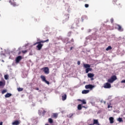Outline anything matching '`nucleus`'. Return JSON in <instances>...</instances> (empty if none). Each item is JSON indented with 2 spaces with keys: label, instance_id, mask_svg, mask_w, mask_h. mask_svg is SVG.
Masks as SVG:
<instances>
[{
  "label": "nucleus",
  "instance_id": "1a4fd4ad",
  "mask_svg": "<svg viewBox=\"0 0 125 125\" xmlns=\"http://www.w3.org/2000/svg\"><path fill=\"white\" fill-rule=\"evenodd\" d=\"M20 123H21L20 120H16L14 122H13V123H12V125H20Z\"/></svg>",
  "mask_w": 125,
  "mask_h": 125
},
{
  "label": "nucleus",
  "instance_id": "412c9836",
  "mask_svg": "<svg viewBox=\"0 0 125 125\" xmlns=\"http://www.w3.org/2000/svg\"><path fill=\"white\" fill-rule=\"evenodd\" d=\"M79 101H81L82 103V104H86V102L85 101V100H78Z\"/></svg>",
  "mask_w": 125,
  "mask_h": 125
},
{
  "label": "nucleus",
  "instance_id": "37998d69",
  "mask_svg": "<svg viewBox=\"0 0 125 125\" xmlns=\"http://www.w3.org/2000/svg\"><path fill=\"white\" fill-rule=\"evenodd\" d=\"M35 89L36 90H39L40 89L39 88H36Z\"/></svg>",
  "mask_w": 125,
  "mask_h": 125
},
{
  "label": "nucleus",
  "instance_id": "6e6552de",
  "mask_svg": "<svg viewBox=\"0 0 125 125\" xmlns=\"http://www.w3.org/2000/svg\"><path fill=\"white\" fill-rule=\"evenodd\" d=\"M43 72H44L45 74H49V69L48 67H46L42 68Z\"/></svg>",
  "mask_w": 125,
  "mask_h": 125
},
{
  "label": "nucleus",
  "instance_id": "f8f14e48",
  "mask_svg": "<svg viewBox=\"0 0 125 125\" xmlns=\"http://www.w3.org/2000/svg\"><path fill=\"white\" fill-rule=\"evenodd\" d=\"M109 120L110 124H114V117H109Z\"/></svg>",
  "mask_w": 125,
  "mask_h": 125
},
{
  "label": "nucleus",
  "instance_id": "b1692460",
  "mask_svg": "<svg viewBox=\"0 0 125 125\" xmlns=\"http://www.w3.org/2000/svg\"><path fill=\"white\" fill-rule=\"evenodd\" d=\"M112 49V47L111 46H108V47L106 48V51H108V50H111Z\"/></svg>",
  "mask_w": 125,
  "mask_h": 125
},
{
  "label": "nucleus",
  "instance_id": "423d86ee",
  "mask_svg": "<svg viewBox=\"0 0 125 125\" xmlns=\"http://www.w3.org/2000/svg\"><path fill=\"white\" fill-rule=\"evenodd\" d=\"M22 60V56H19L16 59V63H18L20 62Z\"/></svg>",
  "mask_w": 125,
  "mask_h": 125
},
{
  "label": "nucleus",
  "instance_id": "4c0bfd02",
  "mask_svg": "<svg viewBox=\"0 0 125 125\" xmlns=\"http://www.w3.org/2000/svg\"><path fill=\"white\" fill-rule=\"evenodd\" d=\"M9 2L11 4H13V2H12V1L11 0H9Z\"/></svg>",
  "mask_w": 125,
  "mask_h": 125
},
{
  "label": "nucleus",
  "instance_id": "c85d7f7f",
  "mask_svg": "<svg viewBox=\"0 0 125 125\" xmlns=\"http://www.w3.org/2000/svg\"><path fill=\"white\" fill-rule=\"evenodd\" d=\"M107 105H108V106H107L108 109H109V108H113V106H111V104H107Z\"/></svg>",
  "mask_w": 125,
  "mask_h": 125
},
{
  "label": "nucleus",
  "instance_id": "58836bf2",
  "mask_svg": "<svg viewBox=\"0 0 125 125\" xmlns=\"http://www.w3.org/2000/svg\"><path fill=\"white\" fill-rule=\"evenodd\" d=\"M71 32H69V33H68V37H70V36H71Z\"/></svg>",
  "mask_w": 125,
  "mask_h": 125
},
{
  "label": "nucleus",
  "instance_id": "0eeeda50",
  "mask_svg": "<svg viewBox=\"0 0 125 125\" xmlns=\"http://www.w3.org/2000/svg\"><path fill=\"white\" fill-rule=\"evenodd\" d=\"M93 87H94V86L91 85V84H88V85H86L85 86V88H86V89H92L93 88Z\"/></svg>",
  "mask_w": 125,
  "mask_h": 125
},
{
  "label": "nucleus",
  "instance_id": "a878e982",
  "mask_svg": "<svg viewBox=\"0 0 125 125\" xmlns=\"http://www.w3.org/2000/svg\"><path fill=\"white\" fill-rule=\"evenodd\" d=\"M7 92V90L6 89H4V90H3L2 91H1V93L2 94H4V93Z\"/></svg>",
  "mask_w": 125,
  "mask_h": 125
},
{
  "label": "nucleus",
  "instance_id": "a19ab883",
  "mask_svg": "<svg viewBox=\"0 0 125 125\" xmlns=\"http://www.w3.org/2000/svg\"><path fill=\"white\" fill-rule=\"evenodd\" d=\"M90 78H91V81H93V80H94V78L93 77H92Z\"/></svg>",
  "mask_w": 125,
  "mask_h": 125
},
{
  "label": "nucleus",
  "instance_id": "49530a36",
  "mask_svg": "<svg viewBox=\"0 0 125 125\" xmlns=\"http://www.w3.org/2000/svg\"><path fill=\"white\" fill-rule=\"evenodd\" d=\"M0 125H2V122H0Z\"/></svg>",
  "mask_w": 125,
  "mask_h": 125
},
{
  "label": "nucleus",
  "instance_id": "79ce46f5",
  "mask_svg": "<svg viewBox=\"0 0 125 125\" xmlns=\"http://www.w3.org/2000/svg\"><path fill=\"white\" fill-rule=\"evenodd\" d=\"M11 5H13V6H15V5H16L15 4V3H13V4H11Z\"/></svg>",
  "mask_w": 125,
  "mask_h": 125
},
{
  "label": "nucleus",
  "instance_id": "a211bd4d",
  "mask_svg": "<svg viewBox=\"0 0 125 125\" xmlns=\"http://www.w3.org/2000/svg\"><path fill=\"white\" fill-rule=\"evenodd\" d=\"M91 71H92V68H90V67H88V68H86L85 69V72L86 74H87L88 72H91Z\"/></svg>",
  "mask_w": 125,
  "mask_h": 125
},
{
  "label": "nucleus",
  "instance_id": "a18cd8bd",
  "mask_svg": "<svg viewBox=\"0 0 125 125\" xmlns=\"http://www.w3.org/2000/svg\"><path fill=\"white\" fill-rule=\"evenodd\" d=\"M20 54H21V52H19L18 53V55H20Z\"/></svg>",
  "mask_w": 125,
  "mask_h": 125
},
{
  "label": "nucleus",
  "instance_id": "473e14b6",
  "mask_svg": "<svg viewBox=\"0 0 125 125\" xmlns=\"http://www.w3.org/2000/svg\"><path fill=\"white\" fill-rule=\"evenodd\" d=\"M110 22H111V23H113V22H114V19L111 18L110 19Z\"/></svg>",
  "mask_w": 125,
  "mask_h": 125
},
{
  "label": "nucleus",
  "instance_id": "5701e85b",
  "mask_svg": "<svg viewBox=\"0 0 125 125\" xmlns=\"http://www.w3.org/2000/svg\"><path fill=\"white\" fill-rule=\"evenodd\" d=\"M113 3H116L117 5H121V4L119 3V1L117 0H113Z\"/></svg>",
  "mask_w": 125,
  "mask_h": 125
},
{
  "label": "nucleus",
  "instance_id": "393cba45",
  "mask_svg": "<svg viewBox=\"0 0 125 125\" xmlns=\"http://www.w3.org/2000/svg\"><path fill=\"white\" fill-rule=\"evenodd\" d=\"M118 122H119V123H122V122H124V121L123 120V118H119L118 119Z\"/></svg>",
  "mask_w": 125,
  "mask_h": 125
},
{
  "label": "nucleus",
  "instance_id": "4be33fe9",
  "mask_svg": "<svg viewBox=\"0 0 125 125\" xmlns=\"http://www.w3.org/2000/svg\"><path fill=\"white\" fill-rule=\"evenodd\" d=\"M48 122L50 123V124H53V120H52V119L51 118H49L48 119Z\"/></svg>",
  "mask_w": 125,
  "mask_h": 125
},
{
  "label": "nucleus",
  "instance_id": "7c9ffc66",
  "mask_svg": "<svg viewBox=\"0 0 125 125\" xmlns=\"http://www.w3.org/2000/svg\"><path fill=\"white\" fill-rule=\"evenodd\" d=\"M4 77L5 80H8V75H5Z\"/></svg>",
  "mask_w": 125,
  "mask_h": 125
},
{
  "label": "nucleus",
  "instance_id": "f704fd0d",
  "mask_svg": "<svg viewBox=\"0 0 125 125\" xmlns=\"http://www.w3.org/2000/svg\"><path fill=\"white\" fill-rule=\"evenodd\" d=\"M78 65H81V62L80 61H78L77 62Z\"/></svg>",
  "mask_w": 125,
  "mask_h": 125
},
{
  "label": "nucleus",
  "instance_id": "9b49d317",
  "mask_svg": "<svg viewBox=\"0 0 125 125\" xmlns=\"http://www.w3.org/2000/svg\"><path fill=\"white\" fill-rule=\"evenodd\" d=\"M93 124H94V125H100V124H99V122H98V120H96V119L93 120Z\"/></svg>",
  "mask_w": 125,
  "mask_h": 125
},
{
  "label": "nucleus",
  "instance_id": "4468645a",
  "mask_svg": "<svg viewBox=\"0 0 125 125\" xmlns=\"http://www.w3.org/2000/svg\"><path fill=\"white\" fill-rule=\"evenodd\" d=\"M62 101H65V100L67 99V95L64 94L62 96Z\"/></svg>",
  "mask_w": 125,
  "mask_h": 125
},
{
  "label": "nucleus",
  "instance_id": "ea45409f",
  "mask_svg": "<svg viewBox=\"0 0 125 125\" xmlns=\"http://www.w3.org/2000/svg\"><path fill=\"white\" fill-rule=\"evenodd\" d=\"M71 42H74V39H72L71 40Z\"/></svg>",
  "mask_w": 125,
  "mask_h": 125
},
{
  "label": "nucleus",
  "instance_id": "ddd939ff",
  "mask_svg": "<svg viewBox=\"0 0 125 125\" xmlns=\"http://www.w3.org/2000/svg\"><path fill=\"white\" fill-rule=\"evenodd\" d=\"M5 98H8V97H10V96H12V94L11 93H7L5 95Z\"/></svg>",
  "mask_w": 125,
  "mask_h": 125
},
{
  "label": "nucleus",
  "instance_id": "f3484780",
  "mask_svg": "<svg viewBox=\"0 0 125 125\" xmlns=\"http://www.w3.org/2000/svg\"><path fill=\"white\" fill-rule=\"evenodd\" d=\"M88 78H93L94 77V74L93 73H88L87 74Z\"/></svg>",
  "mask_w": 125,
  "mask_h": 125
},
{
  "label": "nucleus",
  "instance_id": "f257e3e1",
  "mask_svg": "<svg viewBox=\"0 0 125 125\" xmlns=\"http://www.w3.org/2000/svg\"><path fill=\"white\" fill-rule=\"evenodd\" d=\"M49 42V39H47L46 41H41L39 42H37L34 45L38 44L37 46V47L38 48V50H41L42 48V46H43V44L42 43H44V42Z\"/></svg>",
  "mask_w": 125,
  "mask_h": 125
},
{
  "label": "nucleus",
  "instance_id": "bb28decb",
  "mask_svg": "<svg viewBox=\"0 0 125 125\" xmlns=\"http://www.w3.org/2000/svg\"><path fill=\"white\" fill-rule=\"evenodd\" d=\"M17 90L18 91L20 92V91H23V88H18Z\"/></svg>",
  "mask_w": 125,
  "mask_h": 125
},
{
  "label": "nucleus",
  "instance_id": "39448f33",
  "mask_svg": "<svg viewBox=\"0 0 125 125\" xmlns=\"http://www.w3.org/2000/svg\"><path fill=\"white\" fill-rule=\"evenodd\" d=\"M41 79H42V82H44V83H47V84H49V82L46 81V80L45 79V77H44V76L41 75Z\"/></svg>",
  "mask_w": 125,
  "mask_h": 125
},
{
  "label": "nucleus",
  "instance_id": "dca6fc26",
  "mask_svg": "<svg viewBox=\"0 0 125 125\" xmlns=\"http://www.w3.org/2000/svg\"><path fill=\"white\" fill-rule=\"evenodd\" d=\"M82 104H80L78 105V110H82V108H85V106H82Z\"/></svg>",
  "mask_w": 125,
  "mask_h": 125
},
{
  "label": "nucleus",
  "instance_id": "72a5a7b5",
  "mask_svg": "<svg viewBox=\"0 0 125 125\" xmlns=\"http://www.w3.org/2000/svg\"><path fill=\"white\" fill-rule=\"evenodd\" d=\"M88 6H89L88 4H85V7H86V8H87V7H88Z\"/></svg>",
  "mask_w": 125,
  "mask_h": 125
},
{
  "label": "nucleus",
  "instance_id": "20e7f679",
  "mask_svg": "<svg viewBox=\"0 0 125 125\" xmlns=\"http://www.w3.org/2000/svg\"><path fill=\"white\" fill-rule=\"evenodd\" d=\"M41 79H42V82H44V83H47V84H49V82L46 81V80L45 79V77H44V76L41 75Z\"/></svg>",
  "mask_w": 125,
  "mask_h": 125
},
{
  "label": "nucleus",
  "instance_id": "c9c22d12",
  "mask_svg": "<svg viewBox=\"0 0 125 125\" xmlns=\"http://www.w3.org/2000/svg\"><path fill=\"white\" fill-rule=\"evenodd\" d=\"M121 83H125V80H122V81H121Z\"/></svg>",
  "mask_w": 125,
  "mask_h": 125
},
{
  "label": "nucleus",
  "instance_id": "2f4dec72",
  "mask_svg": "<svg viewBox=\"0 0 125 125\" xmlns=\"http://www.w3.org/2000/svg\"><path fill=\"white\" fill-rule=\"evenodd\" d=\"M58 116V115L57 114H56V113H54L53 114L54 118H57Z\"/></svg>",
  "mask_w": 125,
  "mask_h": 125
},
{
  "label": "nucleus",
  "instance_id": "c03bdc74",
  "mask_svg": "<svg viewBox=\"0 0 125 125\" xmlns=\"http://www.w3.org/2000/svg\"><path fill=\"white\" fill-rule=\"evenodd\" d=\"M72 49H73V47H70V50H72Z\"/></svg>",
  "mask_w": 125,
  "mask_h": 125
},
{
  "label": "nucleus",
  "instance_id": "f03ea898",
  "mask_svg": "<svg viewBox=\"0 0 125 125\" xmlns=\"http://www.w3.org/2000/svg\"><path fill=\"white\" fill-rule=\"evenodd\" d=\"M116 80H117V76H116V75H113L111 76L110 79H108L107 82L110 83H114Z\"/></svg>",
  "mask_w": 125,
  "mask_h": 125
},
{
  "label": "nucleus",
  "instance_id": "c756f323",
  "mask_svg": "<svg viewBox=\"0 0 125 125\" xmlns=\"http://www.w3.org/2000/svg\"><path fill=\"white\" fill-rule=\"evenodd\" d=\"M21 52L23 53V54H25V53H27V52H28V51L27 50H22Z\"/></svg>",
  "mask_w": 125,
  "mask_h": 125
},
{
  "label": "nucleus",
  "instance_id": "9d476101",
  "mask_svg": "<svg viewBox=\"0 0 125 125\" xmlns=\"http://www.w3.org/2000/svg\"><path fill=\"white\" fill-rule=\"evenodd\" d=\"M116 26L117 27V30H118L119 32H123L124 31V29H123L120 24H116Z\"/></svg>",
  "mask_w": 125,
  "mask_h": 125
},
{
  "label": "nucleus",
  "instance_id": "e433bc0d",
  "mask_svg": "<svg viewBox=\"0 0 125 125\" xmlns=\"http://www.w3.org/2000/svg\"><path fill=\"white\" fill-rule=\"evenodd\" d=\"M45 113H46V111H45V110H43L42 112V114L44 115V114H45Z\"/></svg>",
  "mask_w": 125,
  "mask_h": 125
},
{
  "label": "nucleus",
  "instance_id": "cd10ccee",
  "mask_svg": "<svg viewBox=\"0 0 125 125\" xmlns=\"http://www.w3.org/2000/svg\"><path fill=\"white\" fill-rule=\"evenodd\" d=\"M74 116L73 113H71L68 115V118H72Z\"/></svg>",
  "mask_w": 125,
  "mask_h": 125
},
{
  "label": "nucleus",
  "instance_id": "aec40b11",
  "mask_svg": "<svg viewBox=\"0 0 125 125\" xmlns=\"http://www.w3.org/2000/svg\"><path fill=\"white\" fill-rule=\"evenodd\" d=\"M83 67L84 68H86V69L88 68H90V65L88 64H83Z\"/></svg>",
  "mask_w": 125,
  "mask_h": 125
},
{
  "label": "nucleus",
  "instance_id": "7ed1b4c3",
  "mask_svg": "<svg viewBox=\"0 0 125 125\" xmlns=\"http://www.w3.org/2000/svg\"><path fill=\"white\" fill-rule=\"evenodd\" d=\"M104 88H111L112 87V86L111 85V84H110L109 82H108L104 83Z\"/></svg>",
  "mask_w": 125,
  "mask_h": 125
},
{
  "label": "nucleus",
  "instance_id": "2eb2a0df",
  "mask_svg": "<svg viewBox=\"0 0 125 125\" xmlns=\"http://www.w3.org/2000/svg\"><path fill=\"white\" fill-rule=\"evenodd\" d=\"M89 92V90H83L82 91L83 94H87V93H88Z\"/></svg>",
  "mask_w": 125,
  "mask_h": 125
},
{
  "label": "nucleus",
  "instance_id": "6ab92c4d",
  "mask_svg": "<svg viewBox=\"0 0 125 125\" xmlns=\"http://www.w3.org/2000/svg\"><path fill=\"white\" fill-rule=\"evenodd\" d=\"M4 85H5V82L0 81V86H2V87H3Z\"/></svg>",
  "mask_w": 125,
  "mask_h": 125
}]
</instances>
